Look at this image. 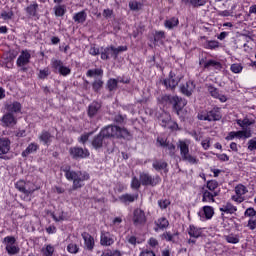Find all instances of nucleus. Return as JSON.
I'll return each mask as SVG.
<instances>
[{
	"label": "nucleus",
	"instance_id": "nucleus-1",
	"mask_svg": "<svg viewBox=\"0 0 256 256\" xmlns=\"http://www.w3.org/2000/svg\"><path fill=\"white\" fill-rule=\"evenodd\" d=\"M131 139V133L126 128L119 126H108L101 130L100 134L94 138L92 145L95 149L101 148L103 143H107L109 139Z\"/></svg>",
	"mask_w": 256,
	"mask_h": 256
},
{
	"label": "nucleus",
	"instance_id": "nucleus-2",
	"mask_svg": "<svg viewBox=\"0 0 256 256\" xmlns=\"http://www.w3.org/2000/svg\"><path fill=\"white\" fill-rule=\"evenodd\" d=\"M62 171L65 172V177L68 181H73V189H81L84 181H89V174L87 172L71 171V166H62Z\"/></svg>",
	"mask_w": 256,
	"mask_h": 256
},
{
	"label": "nucleus",
	"instance_id": "nucleus-3",
	"mask_svg": "<svg viewBox=\"0 0 256 256\" xmlns=\"http://www.w3.org/2000/svg\"><path fill=\"white\" fill-rule=\"evenodd\" d=\"M124 51H127V46H119L117 48L114 46H108L104 49V51L101 52V59H117V55H119V53H123Z\"/></svg>",
	"mask_w": 256,
	"mask_h": 256
},
{
	"label": "nucleus",
	"instance_id": "nucleus-4",
	"mask_svg": "<svg viewBox=\"0 0 256 256\" xmlns=\"http://www.w3.org/2000/svg\"><path fill=\"white\" fill-rule=\"evenodd\" d=\"M2 243L5 246L8 255H17V253H19L20 249L17 245V239H15L14 236H6Z\"/></svg>",
	"mask_w": 256,
	"mask_h": 256
},
{
	"label": "nucleus",
	"instance_id": "nucleus-5",
	"mask_svg": "<svg viewBox=\"0 0 256 256\" xmlns=\"http://www.w3.org/2000/svg\"><path fill=\"white\" fill-rule=\"evenodd\" d=\"M200 121H219L221 119V112L219 110H211L209 112H201L198 114Z\"/></svg>",
	"mask_w": 256,
	"mask_h": 256
},
{
	"label": "nucleus",
	"instance_id": "nucleus-6",
	"mask_svg": "<svg viewBox=\"0 0 256 256\" xmlns=\"http://www.w3.org/2000/svg\"><path fill=\"white\" fill-rule=\"evenodd\" d=\"M51 67L60 73V75H63V77H67V75L71 73V69L69 67L64 66L61 60H57L55 58L51 60Z\"/></svg>",
	"mask_w": 256,
	"mask_h": 256
},
{
	"label": "nucleus",
	"instance_id": "nucleus-7",
	"mask_svg": "<svg viewBox=\"0 0 256 256\" xmlns=\"http://www.w3.org/2000/svg\"><path fill=\"white\" fill-rule=\"evenodd\" d=\"M235 195L231 196L232 201L234 203H243L245 201V194L247 193V187L243 184H239L235 187Z\"/></svg>",
	"mask_w": 256,
	"mask_h": 256
},
{
	"label": "nucleus",
	"instance_id": "nucleus-8",
	"mask_svg": "<svg viewBox=\"0 0 256 256\" xmlns=\"http://www.w3.org/2000/svg\"><path fill=\"white\" fill-rule=\"evenodd\" d=\"M251 136H252L251 129H245L237 132L232 131L228 134V136H226V141H233L235 137L237 139H249V137Z\"/></svg>",
	"mask_w": 256,
	"mask_h": 256
},
{
	"label": "nucleus",
	"instance_id": "nucleus-9",
	"mask_svg": "<svg viewBox=\"0 0 256 256\" xmlns=\"http://www.w3.org/2000/svg\"><path fill=\"white\" fill-rule=\"evenodd\" d=\"M167 99L173 104L174 109L177 111V115H180L181 109L187 105V101L179 98L178 96H167Z\"/></svg>",
	"mask_w": 256,
	"mask_h": 256
},
{
	"label": "nucleus",
	"instance_id": "nucleus-10",
	"mask_svg": "<svg viewBox=\"0 0 256 256\" xmlns=\"http://www.w3.org/2000/svg\"><path fill=\"white\" fill-rule=\"evenodd\" d=\"M162 127H167L168 129H177V123L171 120V115L169 113L164 112L160 117Z\"/></svg>",
	"mask_w": 256,
	"mask_h": 256
},
{
	"label": "nucleus",
	"instance_id": "nucleus-11",
	"mask_svg": "<svg viewBox=\"0 0 256 256\" xmlns=\"http://www.w3.org/2000/svg\"><path fill=\"white\" fill-rule=\"evenodd\" d=\"M198 215L201 221H207V219H212L215 215V210L211 206H204L199 212Z\"/></svg>",
	"mask_w": 256,
	"mask_h": 256
},
{
	"label": "nucleus",
	"instance_id": "nucleus-12",
	"mask_svg": "<svg viewBox=\"0 0 256 256\" xmlns=\"http://www.w3.org/2000/svg\"><path fill=\"white\" fill-rule=\"evenodd\" d=\"M70 155L74 159H85L89 157V150L78 147L70 148Z\"/></svg>",
	"mask_w": 256,
	"mask_h": 256
},
{
	"label": "nucleus",
	"instance_id": "nucleus-13",
	"mask_svg": "<svg viewBox=\"0 0 256 256\" xmlns=\"http://www.w3.org/2000/svg\"><path fill=\"white\" fill-rule=\"evenodd\" d=\"M179 81H181V77L171 72L169 79L164 80V85L167 89H175V87L179 85Z\"/></svg>",
	"mask_w": 256,
	"mask_h": 256
},
{
	"label": "nucleus",
	"instance_id": "nucleus-14",
	"mask_svg": "<svg viewBox=\"0 0 256 256\" xmlns=\"http://www.w3.org/2000/svg\"><path fill=\"white\" fill-rule=\"evenodd\" d=\"M145 221H147L145 212L141 209H136L133 216L134 225H143L145 224Z\"/></svg>",
	"mask_w": 256,
	"mask_h": 256
},
{
	"label": "nucleus",
	"instance_id": "nucleus-15",
	"mask_svg": "<svg viewBox=\"0 0 256 256\" xmlns=\"http://www.w3.org/2000/svg\"><path fill=\"white\" fill-rule=\"evenodd\" d=\"M220 211L225 215H235V213H237V206L233 205L231 202H226L220 207Z\"/></svg>",
	"mask_w": 256,
	"mask_h": 256
},
{
	"label": "nucleus",
	"instance_id": "nucleus-16",
	"mask_svg": "<svg viewBox=\"0 0 256 256\" xmlns=\"http://www.w3.org/2000/svg\"><path fill=\"white\" fill-rule=\"evenodd\" d=\"M31 59V54L28 51H22L20 56L17 59L18 67H25Z\"/></svg>",
	"mask_w": 256,
	"mask_h": 256
},
{
	"label": "nucleus",
	"instance_id": "nucleus-17",
	"mask_svg": "<svg viewBox=\"0 0 256 256\" xmlns=\"http://www.w3.org/2000/svg\"><path fill=\"white\" fill-rule=\"evenodd\" d=\"M11 151V141L8 138H0V155H7Z\"/></svg>",
	"mask_w": 256,
	"mask_h": 256
},
{
	"label": "nucleus",
	"instance_id": "nucleus-18",
	"mask_svg": "<svg viewBox=\"0 0 256 256\" xmlns=\"http://www.w3.org/2000/svg\"><path fill=\"white\" fill-rule=\"evenodd\" d=\"M100 243L104 247H109L110 245H113V243H115V240L113 239V236L109 234V232H102L100 237Z\"/></svg>",
	"mask_w": 256,
	"mask_h": 256
},
{
	"label": "nucleus",
	"instance_id": "nucleus-19",
	"mask_svg": "<svg viewBox=\"0 0 256 256\" xmlns=\"http://www.w3.org/2000/svg\"><path fill=\"white\" fill-rule=\"evenodd\" d=\"M2 123L4 127H13L17 125V119L11 113H7L2 117Z\"/></svg>",
	"mask_w": 256,
	"mask_h": 256
},
{
	"label": "nucleus",
	"instance_id": "nucleus-20",
	"mask_svg": "<svg viewBox=\"0 0 256 256\" xmlns=\"http://www.w3.org/2000/svg\"><path fill=\"white\" fill-rule=\"evenodd\" d=\"M16 189H18V191H21V193H25L26 195H31V193H33L35 191V189H27V184L25 183V181L20 180L15 184Z\"/></svg>",
	"mask_w": 256,
	"mask_h": 256
},
{
	"label": "nucleus",
	"instance_id": "nucleus-21",
	"mask_svg": "<svg viewBox=\"0 0 256 256\" xmlns=\"http://www.w3.org/2000/svg\"><path fill=\"white\" fill-rule=\"evenodd\" d=\"M181 91L183 95H187V97H189L193 94V91H195V83H193V81L187 82L186 85L181 87Z\"/></svg>",
	"mask_w": 256,
	"mask_h": 256
},
{
	"label": "nucleus",
	"instance_id": "nucleus-22",
	"mask_svg": "<svg viewBox=\"0 0 256 256\" xmlns=\"http://www.w3.org/2000/svg\"><path fill=\"white\" fill-rule=\"evenodd\" d=\"M82 238L84 239V243L87 247V249H93V247H95V240L92 238V236L87 233V232H84L82 233Z\"/></svg>",
	"mask_w": 256,
	"mask_h": 256
},
{
	"label": "nucleus",
	"instance_id": "nucleus-23",
	"mask_svg": "<svg viewBox=\"0 0 256 256\" xmlns=\"http://www.w3.org/2000/svg\"><path fill=\"white\" fill-rule=\"evenodd\" d=\"M178 147L180 148V155L183 157L189 153V140H180L178 143Z\"/></svg>",
	"mask_w": 256,
	"mask_h": 256
},
{
	"label": "nucleus",
	"instance_id": "nucleus-24",
	"mask_svg": "<svg viewBox=\"0 0 256 256\" xmlns=\"http://www.w3.org/2000/svg\"><path fill=\"white\" fill-rule=\"evenodd\" d=\"M215 197H217V192H209L205 190L203 193L202 201L203 203H213L215 201Z\"/></svg>",
	"mask_w": 256,
	"mask_h": 256
},
{
	"label": "nucleus",
	"instance_id": "nucleus-25",
	"mask_svg": "<svg viewBox=\"0 0 256 256\" xmlns=\"http://www.w3.org/2000/svg\"><path fill=\"white\" fill-rule=\"evenodd\" d=\"M202 233L203 230L201 228H197L194 225H190L188 230V234L190 235V237H194V239H197L201 237Z\"/></svg>",
	"mask_w": 256,
	"mask_h": 256
},
{
	"label": "nucleus",
	"instance_id": "nucleus-26",
	"mask_svg": "<svg viewBox=\"0 0 256 256\" xmlns=\"http://www.w3.org/2000/svg\"><path fill=\"white\" fill-rule=\"evenodd\" d=\"M169 227V220L166 218H160L156 221L155 231L167 229Z\"/></svg>",
	"mask_w": 256,
	"mask_h": 256
},
{
	"label": "nucleus",
	"instance_id": "nucleus-27",
	"mask_svg": "<svg viewBox=\"0 0 256 256\" xmlns=\"http://www.w3.org/2000/svg\"><path fill=\"white\" fill-rule=\"evenodd\" d=\"M6 110L9 113H19V111H21V103L12 102V103L6 105Z\"/></svg>",
	"mask_w": 256,
	"mask_h": 256
},
{
	"label": "nucleus",
	"instance_id": "nucleus-28",
	"mask_svg": "<svg viewBox=\"0 0 256 256\" xmlns=\"http://www.w3.org/2000/svg\"><path fill=\"white\" fill-rule=\"evenodd\" d=\"M99 109H101V104H99L98 102H92L88 108L89 117H94V115H97Z\"/></svg>",
	"mask_w": 256,
	"mask_h": 256
},
{
	"label": "nucleus",
	"instance_id": "nucleus-29",
	"mask_svg": "<svg viewBox=\"0 0 256 256\" xmlns=\"http://www.w3.org/2000/svg\"><path fill=\"white\" fill-rule=\"evenodd\" d=\"M39 139L44 145H51V141H53V136L49 134V132H42L39 136Z\"/></svg>",
	"mask_w": 256,
	"mask_h": 256
},
{
	"label": "nucleus",
	"instance_id": "nucleus-30",
	"mask_svg": "<svg viewBox=\"0 0 256 256\" xmlns=\"http://www.w3.org/2000/svg\"><path fill=\"white\" fill-rule=\"evenodd\" d=\"M182 159L190 165H197V163H199V159L196 156L189 154V152L187 154H184V156H182Z\"/></svg>",
	"mask_w": 256,
	"mask_h": 256
},
{
	"label": "nucleus",
	"instance_id": "nucleus-31",
	"mask_svg": "<svg viewBox=\"0 0 256 256\" xmlns=\"http://www.w3.org/2000/svg\"><path fill=\"white\" fill-rule=\"evenodd\" d=\"M39 149V145L35 143H31L25 151L22 152V157H27V155H31V153H35Z\"/></svg>",
	"mask_w": 256,
	"mask_h": 256
},
{
	"label": "nucleus",
	"instance_id": "nucleus-32",
	"mask_svg": "<svg viewBox=\"0 0 256 256\" xmlns=\"http://www.w3.org/2000/svg\"><path fill=\"white\" fill-rule=\"evenodd\" d=\"M140 182L143 185H155V182H153V178H151L149 174L145 173L140 174Z\"/></svg>",
	"mask_w": 256,
	"mask_h": 256
},
{
	"label": "nucleus",
	"instance_id": "nucleus-33",
	"mask_svg": "<svg viewBox=\"0 0 256 256\" xmlns=\"http://www.w3.org/2000/svg\"><path fill=\"white\" fill-rule=\"evenodd\" d=\"M75 23H83L87 21V13L85 11H80L73 16Z\"/></svg>",
	"mask_w": 256,
	"mask_h": 256
},
{
	"label": "nucleus",
	"instance_id": "nucleus-34",
	"mask_svg": "<svg viewBox=\"0 0 256 256\" xmlns=\"http://www.w3.org/2000/svg\"><path fill=\"white\" fill-rule=\"evenodd\" d=\"M152 165L156 171H163L167 169V162L162 160H155Z\"/></svg>",
	"mask_w": 256,
	"mask_h": 256
},
{
	"label": "nucleus",
	"instance_id": "nucleus-35",
	"mask_svg": "<svg viewBox=\"0 0 256 256\" xmlns=\"http://www.w3.org/2000/svg\"><path fill=\"white\" fill-rule=\"evenodd\" d=\"M135 199H137V195L124 194L119 197V201H121V203H133Z\"/></svg>",
	"mask_w": 256,
	"mask_h": 256
},
{
	"label": "nucleus",
	"instance_id": "nucleus-36",
	"mask_svg": "<svg viewBox=\"0 0 256 256\" xmlns=\"http://www.w3.org/2000/svg\"><path fill=\"white\" fill-rule=\"evenodd\" d=\"M224 239L227 241V243H231L232 245H237L239 243V235L237 234H229L224 237Z\"/></svg>",
	"mask_w": 256,
	"mask_h": 256
},
{
	"label": "nucleus",
	"instance_id": "nucleus-37",
	"mask_svg": "<svg viewBox=\"0 0 256 256\" xmlns=\"http://www.w3.org/2000/svg\"><path fill=\"white\" fill-rule=\"evenodd\" d=\"M179 25V19L172 18L165 21L166 29H173V27H177Z\"/></svg>",
	"mask_w": 256,
	"mask_h": 256
},
{
	"label": "nucleus",
	"instance_id": "nucleus-38",
	"mask_svg": "<svg viewBox=\"0 0 256 256\" xmlns=\"http://www.w3.org/2000/svg\"><path fill=\"white\" fill-rule=\"evenodd\" d=\"M42 253L44 256H53V253H55V248L51 245H46L42 248Z\"/></svg>",
	"mask_w": 256,
	"mask_h": 256
},
{
	"label": "nucleus",
	"instance_id": "nucleus-39",
	"mask_svg": "<svg viewBox=\"0 0 256 256\" xmlns=\"http://www.w3.org/2000/svg\"><path fill=\"white\" fill-rule=\"evenodd\" d=\"M253 123L254 122L249 120V118H244L243 120H241V119L237 120V125L242 127V129H244V127H249L250 125H253Z\"/></svg>",
	"mask_w": 256,
	"mask_h": 256
},
{
	"label": "nucleus",
	"instance_id": "nucleus-40",
	"mask_svg": "<svg viewBox=\"0 0 256 256\" xmlns=\"http://www.w3.org/2000/svg\"><path fill=\"white\" fill-rule=\"evenodd\" d=\"M101 75H103V70L101 69H93V70H88L87 72V76L88 77H101Z\"/></svg>",
	"mask_w": 256,
	"mask_h": 256
},
{
	"label": "nucleus",
	"instance_id": "nucleus-41",
	"mask_svg": "<svg viewBox=\"0 0 256 256\" xmlns=\"http://www.w3.org/2000/svg\"><path fill=\"white\" fill-rule=\"evenodd\" d=\"M230 70L232 71V73H241V71H243V65L239 63H234L231 65Z\"/></svg>",
	"mask_w": 256,
	"mask_h": 256
},
{
	"label": "nucleus",
	"instance_id": "nucleus-42",
	"mask_svg": "<svg viewBox=\"0 0 256 256\" xmlns=\"http://www.w3.org/2000/svg\"><path fill=\"white\" fill-rule=\"evenodd\" d=\"M205 67H215V69H221V63L215 61V60H209L208 62L205 63Z\"/></svg>",
	"mask_w": 256,
	"mask_h": 256
},
{
	"label": "nucleus",
	"instance_id": "nucleus-43",
	"mask_svg": "<svg viewBox=\"0 0 256 256\" xmlns=\"http://www.w3.org/2000/svg\"><path fill=\"white\" fill-rule=\"evenodd\" d=\"M54 11L56 17H63L65 15V6H56Z\"/></svg>",
	"mask_w": 256,
	"mask_h": 256
},
{
	"label": "nucleus",
	"instance_id": "nucleus-44",
	"mask_svg": "<svg viewBox=\"0 0 256 256\" xmlns=\"http://www.w3.org/2000/svg\"><path fill=\"white\" fill-rule=\"evenodd\" d=\"M193 7H203L207 3V0H188Z\"/></svg>",
	"mask_w": 256,
	"mask_h": 256
},
{
	"label": "nucleus",
	"instance_id": "nucleus-45",
	"mask_svg": "<svg viewBox=\"0 0 256 256\" xmlns=\"http://www.w3.org/2000/svg\"><path fill=\"white\" fill-rule=\"evenodd\" d=\"M67 251L72 254L79 253V246H77V244L70 243L67 246Z\"/></svg>",
	"mask_w": 256,
	"mask_h": 256
},
{
	"label": "nucleus",
	"instance_id": "nucleus-46",
	"mask_svg": "<svg viewBox=\"0 0 256 256\" xmlns=\"http://www.w3.org/2000/svg\"><path fill=\"white\" fill-rule=\"evenodd\" d=\"M217 187H219V183L215 180H210L207 182V189L209 191H214Z\"/></svg>",
	"mask_w": 256,
	"mask_h": 256
},
{
	"label": "nucleus",
	"instance_id": "nucleus-47",
	"mask_svg": "<svg viewBox=\"0 0 256 256\" xmlns=\"http://www.w3.org/2000/svg\"><path fill=\"white\" fill-rule=\"evenodd\" d=\"M129 7L131 11H139V9H141V3L137 1H131L129 2Z\"/></svg>",
	"mask_w": 256,
	"mask_h": 256
},
{
	"label": "nucleus",
	"instance_id": "nucleus-48",
	"mask_svg": "<svg viewBox=\"0 0 256 256\" xmlns=\"http://www.w3.org/2000/svg\"><path fill=\"white\" fill-rule=\"evenodd\" d=\"M109 91H115L117 89V80L116 79H110L107 83Z\"/></svg>",
	"mask_w": 256,
	"mask_h": 256
},
{
	"label": "nucleus",
	"instance_id": "nucleus-49",
	"mask_svg": "<svg viewBox=\"0 0 256 256\" xmlns=\"http://www.w3.org/2000/svg\"><path fill=\"white\" fill-rule=\"evenodd\" d=\"M208 92L210 93L211 97H214V99L216 97H219V90H217V88L213 87V86H208Z\"/></svg>",
	"mask_w": 256,
	"mask_h": 256
},
{
	"label": "nucleus",
	"instance_id": "nucleus-50",
	"mask_svg": "<svg viewBox=\"0 0 256 256\" xmlns=\"http://www.w3.org/2000/svg\"><path fill=\"white\" fill-rule=\"evenodd\" d=\"M1 18L4 19V21H9V19L13 18V12L12 11H3L1 13Z\"/></svg>",
	"mask_w": 256,
	"mask_h": 256
},
{
	"label": "nucleus",
	"instance_id": "nucleus-51",
	"mask_svg": "<svg viewBox=\"0 0 256 256\" xmlns=\"http://www.w3.org/2000/svg\"><path fill=\"white\" fill-rule=\"evenodd\" d=\"M26 11L29 15H35L37 13V4H31L26 8Z\"/></svg>",
	"mask_w": 256,
	"mask_h": 256
},
{
	"label": "nucleus",
	"instance_id": "nucleus-52",
	"mask_svg": "<svg viewBox=\"0 0 256 256\" xmlns=\"http://www.w3.org/2000/svg\"><path fill=\"white\" fill-rule=\"evenodd\" d=\"M141 187V181L137 179V177H133L131 182V188L132 189H139Z\"/></svg>",
	"mask_w": 256,
	"mask_h": 256
},
{
	"label": "nucleus",
	"instance_id": "nucleus-53",
	"mask_svg": "<svg viewBox=\"0 0 256 256\" xmlns=\"http://www.w3.org/2000/svg\"><path fill=\"white\" fill-rule=\"evenodd\" d=\"M164 147L166 148V151H168L169 155L171 156L175 155V151H176L175 145L167 143V145Z\"/></svg>",
	"mask_w": 256,
	"mask_h": 256
},
{
	"label": "nucleus",
	"instance_id": "nucleus-54",
	"mask_svg": "<svg viewBox=\"0 0 256 256\" xmlns=\"http://www.w3.org/2000/svg\"><path fill=\"white\" fill-rule=\"evenodd\" d=\"M158 205L161 209H167V207H169V205H171V202L168 199L160 200L158 202Z\"/></svg>",
	"mask_w": 256,
	"mask_h": 256
},
{
	"label": "nucleus",
	"instance_id": "nucleus-55",
	"mask_svg": "<svg viewBox=\"0 0 256 256\" xmlns=\"http://www.w3.org/2000/svg\"><path fill=\"white\" fill-rule=\"evenodd\" d=\"M201 145L205 151L211 147V138H206L201 142Z\"/></svg>",
	"mask_w": 256,
	"mask_h": 256
},
{
	"label": "nucleus",
	"instance_id": "nucleus-56",
	"mask_svg": "<svg viewBox=\"0 0 256 256\" xmlns=\"http://www.w3.org/2000/svg\"><path fill=\"white\" fill-rule=\"evenodd\" d=\"M101 87H103V81H101V79L95 80V82L93 83L94 91H99Z\"/></svg>",
	"mask_w": 256,
	"mask_h": 256
},
{
	"label": "nucleus",
	"instance_id": "nucleus-57",
	"mask_svg": "<svg viewBox=\"0 0 256 256\" xmlns=\"http://www.w3.org/2000/svg\"><path fill=\"white\" fill-rule=\"evenodd\" d=\"M125 189H127V186H125V184L118 183L114 188V191H116V193H123Z\"/></svg>",
	"mask_w": 256,
	"mask_h": 256
},
{
	"label": "nucleus",
	"instance_id": "nucleus-58",
	"mask_svg": "<svg viewBox=\"0 0 256 256\" xmlns=\"http://www.w3.org/2000/svg\"><path fill=\"white\" fill-rule=\"evenodd\" d=\"M245 217H255L256 215V211L254 208H248L246 209V211L244 212Z\"/></svg>",
	"mask_w": 256,
	"mask_h": 256
},
{
	"label": "nucleus",
	"instance_id": "nucleus-59",
	"mask_svg": "<svg viewBox=\"0 0 256 256\" xmlns=\"http://www.w3.org/2000/svg\"><path fill=\"white\" fill-rule=\"evenodd\" d=\"M48 76H49V68H45L43 70H40V72H39V78L40 79H45Z\"/></svg>",
	"mask_w": 256,
	"mask_h": 256
},
{
	"label": "nucleus",
	"instance_id": "nucleus-60",
	"mask_svg": "<svg viewBox=\"0 0 256 256\" xmlns=\"http://www.w3.org/2000/svg\"><path fill=\"white\" fill-rule=\"evenodd\" d=\"M248 149H249V151H255V149H256V140L255 139L249 140Z\"/></svg>",
	"mask_w": 256,
	"mask_h": 256
},
{
	"label": "nucleus",
	"instance_id": "nucleus-61",
	"mask_svg": "<svg viewBox=\"0 0 256 256\" xmlns=\"http://www.w3.org/2000/svg\"><path fill=\"white\" fill-rule=\"evenodd\" d=\"M248 227H249V229H251V231H255V229H256V219L251 218L248 221Z\"/></svg>",
	"mask_w": 256,
	"mask_h": 256
},
{
	"label": "nucleus",
	"instance_id": "nucleus-62",
	"mask_svg": "<svg viewBox=\"0 0 256 256\" xmlns=\"http://www.w3.org/2000/svg\"><path fill=\"white\" fill-rule=\"evenodd\" d=\"M208 49H217L219 43L217 41H209L207 44Z\"/></svg>",
	"mask_w": 256,
	"mask_h": 256
},
{
	"label": "nucleus",
	"instance_id": "nucleus-63",
	"mask_svg": "<svg viewBox=\"0 0 256 256\" xmlns=\"http://www.w3.org/2000/svg\"><path fill=\"white\" fill-rule=\"evenodd\" d=\"M102 256H121V253L119 251H107L102 254Z\"/></svg>",
	"mask_w": 256,
	"mask_h": 256
},
{
	"label": "nucleus",
	"instance_id": "nucleus-64",
	"mask_svg": "<svg viewBox=\"0 0 256 256\" xmlns=\"http://www.w3.org/2000/svg\"><path fill=\"white\" fill-rule=\"evenodd\" d=\"M90 55H99V48L95 47V46H91L90 50H89Z\"/></svg>",
	"mask_w": 256,
	"mask_h": 256
}]
</instances>
